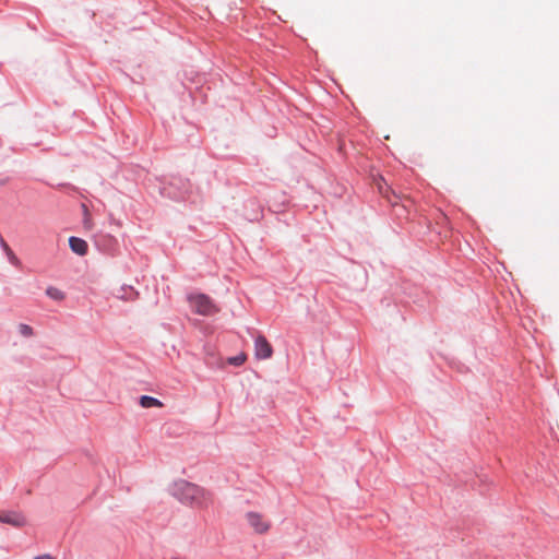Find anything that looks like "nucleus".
Returning <instances> with one entry per match:
<instances>
[{
	"label": "nucleus",
	"mask_w": 559,
	"mask_h": 559,
	"mask_svg": "<svg viewBox=\"0 0 559 559\" xmlns=\"http://www.w3.org/2000/svg\"><path fill=\"white\" fill-rule=\"evenodd\" d=\"M171 493L182 503L193 508H207L212 501V493L199 485L180 479L173 485Z\"/></svg>",
	"instance_id": "1"
},
{
	"label": "nucleus",
	"mask_w": 559,
	"mask_h": 559,
	"mask_svg": "<svg viewBox=\"0 0 559 559\" xmlns=\"http://www.w3.org/2000/svg\"><path fill=\"white\" fill-rule=\"evenodd\" d=\"M189 300L191 308L201 316H212L218 311V308L206 295L191 296Z\"/></svg>",
	"instance_id": "2"
},
{
	"label": "nucleus",
	"mask_w": 559,
	"mask_h": 559,
	"mask_svg": "<svg viewBox=\"0 0 559 559\" xmlns=\"http://www.w3.org/2000/svg\"><path fill=\"white\" fill-rule=\"evenodd\" d=\"M246 520L257 534H266L271 528V522L262 513L253 511L247 512Z\"/></svg>",
	"instance_id": "3"
},
{
	"label": "nucleus",
	"mask_w": 559,
	"mask_h": 559,
	"mask_svg": "<svg viewBox=\"0 0 559 559\" xmlns=\"http://www.w3.org/2000/svg\"><path fill=\"white\" fill-rule=\"evenodd\" d=\"M254 352L258 359H269L273 355V348L269 341L263 336L259 335L254 342Z\"/></svg>",
	"instance_id": "4"
},
{
	"label": "nucleus",
	"mask_w": 559,
	"mask_h": 559,
	"mask_svg": "<svg viewBox=\"0 0 559 559\" xmlns=\"http://www.w3.org/2000/svg\"><path fill=\"white\" fill-rule=\"evenodd\" d=\"M0 522L10 524L14 527H23L26 524V519L20 512H8L0 515Z\"/></svg>",
	"instance_id": "5"
},
{
	"label": "nucleus",
	"mask_w": 559,
	"mask_h": 559,
	"mask_svg": "<svg viewBox=\"0 0 559 559\" xmlns=\"http://www.w3.org/2000/svg\"><path fill=\"white\" fill-rule=\"evenodd\" d=\"M69 246H70L71 250L79 255H85L87 253V249H88L87 242L82 238L70 237Z\"/></svg>",
	"instance_id": "6"
},
{
	"label": "nucleus",
	"mask_w": 559,
	"mask_h": 559,
	"mask_svg": "<svg viewBox=\"0 0 559 559\" xmlns=\"http://www.w3.org/2000/svg\"><path fill=\"white\" fill-rule=\"evenodd\" d=\"M0 245H1L2 249H3V251L5 252L9 261L13 265H19L20 264V260L17 259L15 253L12 251V249L9 247V245L7 243V241L2 237H0Z\"/></svg>",
	"instance_id": "7"
},
{
	"label": "nucleus",
	"mask_w": 559,
	"mask_h": 559,
	"mask_svg": "<svg viewBox=\"0 0 559 559\" xmlns=\"http://www.w3.org/2000/svg\"><path fill=\"white\" fill-rule=\"evenodd\" d=\"M140 404L144 408L160 407L163 405L157 399L147 395L141 396Z\"/></svg>",
	"instance_id": "8"
},
{
	"label": "nucleus",
	"mask_w": 559,
	"mask_h": 559,
	"mask_svg": "<svg viewBox=\"0 0 559 559\" xmlns=\"http://www.w3.org/2000/svg\"><path fill=\"white\" fill-rule=\"evenodd\" d=\"M46 294H47V296H49L50 298H52L55 300H62L64 298L63 293L56 287H48L46 289Z\"/></svg>",
	"instance_id": "9"
},
{
	"label": "nucleus",
	"mask_w": 559,
	"mask_h": 559,
	"mask_svg": "<svg viewBox=\"0 0 559 559\" xmlns=\"http://www.w3.org/2000/svg\"><path fill=\"white\" fill-rule=\"evenodd\" d=\"M247 359L246 354L241 353L237 356L228 358V364L234 366H241Z\"/></svg>",
	"instance_id": "10"
},
{
	"label": "nucleus",
	"mask_w": 559,
	"mask_h": 559,
	"mask_svg": "<svg viewBox=\"0 0 559 559\" xmlns=\"http://www.w3.org/2000/svg\"><path fill=\"white\" fill-rule=\"evenodd\" d=\"M19 332L24 337H31L34 334L32 326L24 323L19 325Z\"/></svg>",
	"instance_id": "11"
},
{
	"label": "nucleus",
	"mask_w": 559,
	"mask_h": 559,
	"mask_svg": "<svg viewBox=\"0 0 559 559\" xmlns=\"http://www.w3.org/2000/svg\"><path fill=\"white\" fill-rule=\"evenodd\" d=\"M82 207H83V211H84V221H83V223H84V227H85L86 229L91 230V229H92V227H93V223H92L91 215H90V213H88L87 207H86L84 204L82 205Z\"/></svg>",
	"instance_id": "12"
},
{
	"label": "nucleus",
	"mask_w": 559,
	"mask_h": 559,
	"mask_svg": "<svg viewBox=\"0 0 559 559\" xmlns=\"http://www.w3.org/2000/svg\"><path fill=\"white\" fill-rule=\"evenodd\" d=\"M35 559H55V558L51 557L50 555H43V556L35 557Z\"/></svg>",
	"instance_id": "13"
}]
</instances>
